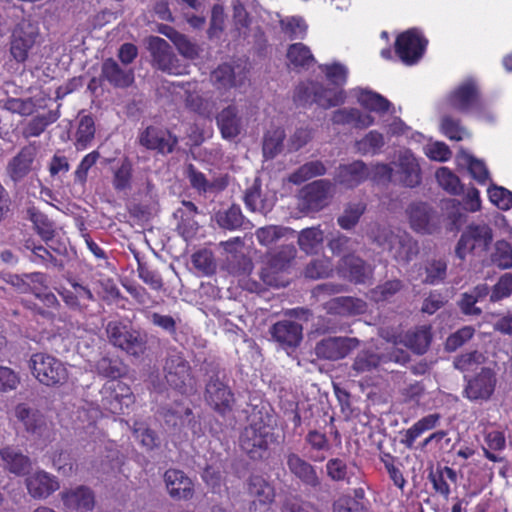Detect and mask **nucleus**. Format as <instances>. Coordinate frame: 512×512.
Wrapping results in <instances>:
<instances>
[{"instance_id":"nucleus-50","label":"nucleus","mask_w":512,"mask_h":512,"mask_svg":"<svg viewBox=\"0 0 512 512\" xmlns=\"http://www.w3.org/2000/svg\"><path fill=\"white\" fill-rule=\"evenodd\" d=\"M285 137V131L281 127L270 129L264 134L262 150L266 159H273L282 151Z\"/></svg>"},{"instance_id":"nucleus-30","label":"nucleus","mask_w":512,"mask_h":512,"mask_svg":"<svg viewBox=\"0 0 512 512\" xmlns=\"http://www.w3.org/2000/svg\"><path fill=\"white\" fill-rule=\"evenodd\" d=\"M302 325L291 320L278 321L270 329L273 340L282 347H297L302 340Z\"/></svg>"},{"instance_id":"nucleus-46","label":"nucleus","mask_w":512,"mask_h":512,"mask_svg":"<svg viewBox=\"0 0 512 512\" xmlns=\"http://www.w3.org/2000/svg\"><path fill=\"white\" fill-rule=\"evenodd\" d=\"M168 30V32H161L172 41L181 56L188 60H195L199 57L201 49L196 42L171 27Z\"/></svg>"},{"instance_id":"nucleus-64","label":"nucleus","mask_w":512,"mask_h":512,"mask_svg":"<svg viewBox=\"0 0 512 512\" xmlns=\"http://www.w3.org/2000/svg\"><path fill=\"white\" fill-rule=\"evenodd\" d=\"M492 261L501 269L512 268V246L505 240L497 241Z\"/></svg>"},{"instance_id":"nucleus-49","label":"nucleus","mask_w":512,"mask_h":512,"mask_svg":"<svg viewBox=\"0 0 512 512\" xmlns=\"http://www.w3.org/2000/svg\"><path fill=\"white\" fill-rule=\"evenodd\" d=\"M327 169L320 160L309 161L301 165L288 177V181L295 185H300L314 177L323 176Z\"/></svg>"},{"instance_id":"nucleus-48","label":"nucleus","mask_w":512,"mask_h":512,"mask_svg":"<svg viewBox=\"0 0 512 512\" xmlns=\"http://www.w3.org/2000/svg\"><path fill=\"white\" fill-rule=\"evenodd\" d=\"M217 124L221 134L226 139L236 137L240 133V120L234 106L224 108L217 116Z\"/></svg>"},{"instance_id":"nucleus-5","label":"nucleus","mask_w":512,"mask_h":512,"mask_svg":"<svg viewBox=\"0 0 512 512\" xmlns=\"http://www.w3.org/2000/svg\"><path fill=\"white\" fill-rule=\"evenodd\" d=\"M333 184L328 179H319L304 185L298 192L297 207L304 214L324 209L332 197Z\"/></svg>"},{"instance_id":"nucleus-23","label":"nucleus","mask_w":512,"mask_h":512,"mask_svg":"<svg viewBox=\"0 0 512 512\" xmlns=\"http://www.w3.org/2000/svg\"><path fill=\"white\" fill-rule=\"evenodd\" d=\"M164 482L171 498L190 500L194 495L192 480L179 469L170 468L164 473Z\"/></svg>"},{"instance_id":"nucleus-2","label":"nucleus","mask_w":512,"mask_h":512,"mask_svg":"<svg viewBox=\"0 0 512 512\" xmlns=\"http://www.w3.org/2000/svg\"><path fill=\"white\" fill-rule=\"evenodd\" d=\"M271 427L262 418L253 420L240 434L239 444L242 451L253 461L263 460L268 456L270 443L273 441Z\"/></svg>"},{"instance_id":"nucleus-54","label":"nucleus","mask_w":512,"mask_h":512,"mask_svg":"<svg viewBox=\"0 0 512 512\" xmlns=\"http://www.w3.org/2000/svg\"><path fill=\"white\" fill-rule=\"evenodd\" d=\"M305 442L310 447V450L317 452V455H312L311 459L315 462H322L325 460L324 455H319L320 452H327L331 449L330 441L325 433L316 429L310 430L305 436Z\"/></svg>"},{"instance_id":"nucleus-12","label":"nucleus","mask_w":512,"mask_h":512,"mask_svg":"<svg viewBox=\"0 0 512 512\" xmlns=\"http://www.w3.org/2000/svg\"><path fill=\"white\" fill-rule=\"evenodd\" d=\"M493 239L492 229L487 224H470L461 234L455 253L461 260L473 250H486Z\"/></svg>"},{"instance_id":"nucleus-39","label":"nucleus","mask_w":512,"mask_h":512,"mask_svg":"<svg viewBox=\"0 0 512 512\" xmlns=\"http://www.w3.org/2000/svg\"><path fill=\"white\" fill-rule=\"evenodd\" d=\"M355 97L361 107L378 114L387 113L392 106L387 98L375 91L365 88L355 89Z\"/></svg>"},{"instance_id":"nucleus-35","label":"nucleus","mask_w":512,"mask_h":512,"mask_svg":"<svg viewBox=\"0 0 512 512\" xmlns=\"http://www.w3.org/2000/svg\"><path fill=\"white\" fill-rule=\"evenodd\" d=\"M0 457L7 469L15 475H26L31 469L30 458L16 447L6 446L0 449Z\"/></svg>"},{"instance_id":"nucleus-13","label":"nucleus","mask_w":512,"mask_h":512,"mask_svg":"<svg viewBox=\"0 0 512 512\" xmlns=\"http://www.w3.org/2000/svg\"><path fill=\"white\" fill-rule=\"evenodd\" d=\"M107 337L112 345L128 354L138 355L144 348V341L139 333L121 321H110L106 326Z\"/></svg>"},{"instance_id":"nucleus-28","label":"nucleus","mask_w":512,"mask_h":512,"mask_svg":"<svg viewBox=\"0 0 512 512\" xmlns=\"http://www.w3.org/2000/svg\"><path fill=\"white\" fill-rule=\"evenodd\" d=\"M210 80L216 89L227 91L243 85L246 72L244 70L236 72L232 64L222 63L211 72Z\"/></svg>"},{"instance_id":"nucleus-31","label":"nucleus","mask_w":512,"mask_h":512,"mask_svg":"<svg viewBox=\"0 0 512 512\" xmlns=\"http://www.w3.org/2000/svg\"><path fill=\"white\" fill-rule=\"evenodd\" d=\"M328 478L334 482L352 484L360 479V469L354 462L335 457L327 461L325 465Z\"/></svg>"},{"instance_id":"nucleus-4","label":"nucleus","mask_w":512,"mask_h":512,"mask_svg":"<svg viewBox=\"0 0 512 512\" xmlns=\"http://www.w3.org/2000/svg\"><path fill=\"white\" fill-rule=\"evenodd\" d=\"M345 92L342 89L325 87L319 82L301 83L295 89L294 99L298 103H316L318 106L329 109L345 102Z\"/></svg>"},{"instance_id":"nucleus-60","label":"nucleus","mask_w":512,"mask_h":512,"mask_svg":"<svg viewBox=\"0 0 512 512\" xmlns=\"http://www.w3.org/2000/svg\"><path fill=\"white\" fill-rule=\"evenodd\" d=\"M438 184L451 195H460L463 192V185L459 177L448 167H441L436 171Z\"/></svg>"},{"instance_id":"nucleus-45","label":"nucleus","mask_w":512,"mask_h":512,"mask_svg":"<svg viewBox=\"0 0 512 512\" xmlns=\"http://www.w3.org/2000/svg\"><path fill=\"white\" fill-rule=\"evenodd\" d=\"M440 419L441 415L439 413H432L422 417L406 430L402 443L407 448H412L416 439L424 432L434 429L439 424Z\"/></svg>"},{"instance_id":"nucleus-38","label":"nucleus","mask_w":512,"mask_h":512,"mask_svg":"<svg viewBox=\"0 0 512 512\" xmlns=\"http://www.w3.org/2000/svg\"><path fill=\"white\" fill-rule=\"evenodd\" d=\"M432 341V328L430 325L417 326L405 333L403 343L414 353L424 354Z\"/></svg>"},{"instance_id":"nucleus-47","label":"nucleus","mask_w":512,"mask_h":512,"mask_svg":"<svg viewBox=\"0 0 512 512\" xmlns=\"http://www.w3.org/2000/svg\"><path fill=\"white\" fill-rule=\"evenodd\" d=\"M286 57L294 69H308L315 63V58L310 48L301 43L290 44L287 48Z\"/></svg>"},{"instance_id":"nucleus-9","label":"nucleus","mask_w":512,"mask_h":512,"mask_svg":"<svg viewBox=\"0 0 512 512\" xmlns=\"http://www.w3.org/2000/svg\"><path fill=\"white\" fill-rule=\"evenodd\" d=\"M147 48L154 68L171 75H182L186 72V67L180 63L171 45L165 39L150 36Z\"/></svg>"},{"instance_id":"nucleus-52","label":"nucleus","mask_w":512,"mask_h":512,"mask_svg":"<svg viewBox=\"0 0 512 512\" xmlns=\"http://www.w3.org/2000/svg\"><path fill=\"white\" fill-rule=\"evenodd\" d=\"M216 220L221 228L233 231L243 226L245 217L240 206L232 204L227 210L219 211Z\"/></svg>"},{"instance_id":"nucleus-36","label":"nucleus","mask_w":512,"mask_h":512,"mask_svg":"<svg viewBox=\"0 0 512 512\" xmlns=\"http://www.w3.org/2000/svg\"><path fill=\"white\" fill-rule=\"evenodd\" d=\"M27 219L32 222L35 233L42 241L48 243L56 235L55 223L41 210L35 206H30L26 210Z\"/></svg>"},{"instance_id":"nucleus-11","label":"nucleus","mask_w":512,"mask_h":512,"mask_svg":"<svg viewBox=\"0 0 512 512\" xmlns=\"http://www.w3.org/2000/svg\"><path fill=\"white\" fill-rule=\"evenodd\" d=\"M497 385V374L494 369L482 367L474 376L466 379L463 395L470 401H488L493 396Z\"/></svg>"},{"instance_id":"nucleus-58","label":"nucleus","mask_w":512,"mask_h":512,"mask_svg":"<svg viewBox=\"0 0 512 512\" xmlns=\"http://www.w3.org/2000/svg\"><path fill=\"white\" fill-rule=\"evenodd\" d=\"M96 371L98 375L110 379L109 381H118L125 372L122 362L117 358L102 357L96 363Z\"/></svg>"},{"instance_id":"nucleus-40","label":"nucleus","mask_w":512,"mask_h":512,"mask_svg":"<svg viewBox=\"0 0 512 512\" xmlns=\"http://www.w3.org/2000/svg\"><path fill=\"white\" fill-rule=\"evenodd\" d=\"M323 242L324 231L320 228V225L302 229L297 240L300 250L307 255L318 254Z\"/></svg>"},{"instance_id":"nucleus-7","label":"nucleus","mask_w":512,"mask_h":512,"mask_svg":"<svg viewBox=\"0 0 512 512\" xmlns=\"http://www.w3.org/2000/svg\"><path fill=\"white\" fill-rule=\"evenodd\" d=\"M374 241L383 248L393 253L398 261L409 262L412 255L416 253V243L407 234H395L388 227H377L373 231Z\"/></svg>"},{"instance_id":"nucleus-29","label":"nucleus","mask_w":512,"mask_h":512,"mask_svg":"<svg viewBox=\"0 0 512 512\" xmlns=\"http://www.w3.org/2000/svg\"><path fill=\"white\" fill-rule=\"evenodd\" d=\"M286 464L290 473L305 486L316 488L320 485V478L316 468L296 453L286 456Z\"/></svg>"},{"instance_id":"nucleus-34","label":"nucleus","mask_w":512,"mask_h":512,"mask_svg":"<svg viewBox=\"0 0 512 512\" xmlns=\"http://www.w3.org/2000/svg\"><path fill=\"white\" fill-rule=\"evenodd\" d=\"M326 308L330 313L343 316H354L365 313L367 310V303L360 298L341 296L328 301Z\"/></svg>"},{"instance_id":"nucleus-37","label":"nucleus","mask_w":512,"mask_h":512,"mask_svg":"<svg viewBox=\"0 0 512 512\" xmlns=\"http://www.w3.org/2000/svg\"><path fill=\"white\" fill-rule=\"evenodd\" d=\"M243 202L246 209L250 212H258L266 215L272 209L268 200L262 193V182L260 178H255L253 183L245 189Z\"/></svg>"},{"instance_id":"nucleus-51","label":"nucleus","mask_w":512,"mask_h":512,"mask_svg":"<svg viewBox=\"0 0 512 512\" xmlns=\"http://www.w3.org/2000/svg\"><path fill=\"white\" fill-rule=\"evenodd\" d=\"M133 180V163L125 156L120 165L113 171L112 186L116 191H125L131 188Z\"/></svg>"},{"instance_id":"nucleus-62","label":"nucleus","mask_w":512,"mask_h":512,"mask_svg":"<svg viewBox=\"0 0 512 512\" xmlns=\"http://www.w3.org/2000/svg\"><path fill=\"white\" fill-rule=\"evenodd\" d=\"M281 30L290 40L304 39L307 33V25L301 17H288L279 22Z\"/></svg>"},{"instance_id":"nucleus-20","label":"nucleus","mask_w":512,"mask_h":512,"mask_svg":"<svg viewBox=\"0 0 512 512\" xmlns=\"http://www.w3.org/2000/svg\"><path fill=\"white\" fill-rule=\"evenodd\" d=\"M205 399L221 415L232 411L235 400L230 387L218 378H211L206 384Z\"/></svg>"},{"instance_id":"nucleus-21","label":"nucleus","mask_w":512,"mask_h":512,"mask_svg":"<svg viewBox=\"0 0 512 512\" xmlns=\"http://www.w3.org/2000/svg\"><path fill=\"white\" fill-rule=\"evenodd\" d=\"M358 341L347 337H328L316 344L315 354L320 359L336 361L345 358Z\"/></svg>"},{"instance_id":"nucleus-22","label":"nucleus","mask_w":512,"mask_h":512,"mask_svg":"<svg viewBox=\"0 0 512 512\" xmlns=\"http://www.w3.org/2000/svg\"><path fill=\"white\" fill-rule=\"evenodd\" d=\"M337 271L342 278L354 284H364L373 274L371 266L354 254L343 256L338 263Z\"/></svg>"},{"instance_id":"nucleus-32","label":"nucleus","mask_w":512,"mask_h":512,"mask_svg":"<svg viewBox=\"0 0 512 512\" xmlns=\"http://www.w3.org/2000/svg\"><path fill=\"white\" fill-rule=\"evenodd\" d=\"M64 506L70 510H92L95 504L93 491L84 485L73 489H67L60 493Z\"/></svg>"},{"instance_id":"nucleus-10","label":"nucleus","mask_w":512,"mask_h":512,"mask_svg":"<svg viewBox=\"0 0 512 512\" xmlns=\"http://www.w3.org/2000/svg\"><path fill=\"white\" fill-rule=\"evenodd\" d=\"M428 40L416 29H408L395 40V52L406 65L416 64L424 55Z\"/></svg>"},{"instance_id":"nucleus-1","label":"nucleus","mask_w":512,"mask_h":512,"mask_svg":"<svg viewBox=\"0 0 512 512\" xmlns=\"http://www.w3.org/2000/svg\"><path fill=\"white\" fill-rule=\"evenodd\" d=\"M162 371L167 385L178 393L185 395L194 389L196 379L191 364L176 347L167 350Z\"/></svg>"},{"instance_id":"nucleus-43","label":"nucleus","mask_w":512,"mask_h":512,"mask_svg":"<svg viewBox=\"0 0 512 512\" xmlns=\"http://www.w3.org/2000/svg\"><path fill=\"white\" fill-rule=\"evenodd\" d=\"M428 478L435 492L447 499L451 493L449 482H457V473L448 466H437L435 471H430Z\"/></svg>"},{"instance_id":"nucleus-14","label":"nucleus","mask_w":512,"mask_h":512,"mask_svg":"<svg viewBox=\"0 0 512 512\" xmlns=\"http://www.w3.org/2000/svg\"><path fill=\"white\" fill-rule=\"evenodd\" d=\"M102 405L112 414L120 415L134 404L135 396L129 385L122 381H107L101 390Z\"/></svg>"},{"instance_id":"nucleus-41","label":"nucleus","mask_w":512,"mask_h":512,"mask_svg":"<svg viewBox=\"0 0 512 512\" xmlns=\"http://www.w3.org/2000/svg\"><path fill=\"white\" fill-rule=\"evenodd\" d=\"M15 416L29 433H40L46 424L44 415L40 411L28 407L25 403L16 406Z\"/></svg>"},{"instance_id":"nucleus-59","label":"nucleus","mask_w":512,"mask_h":512,"mask_svg":"<svg viewBox=\"0 0 512 512\" xmlns=\"http://www.w3.org/2000/svg\"><path fill=\"white\" fill-rule=\"evenodd\" d=\"M366 210V204L363 202L349 203L341 216L338 217V225L345 230H350L356 226L361 216Z\"/></svg>"},{"instance_id":"nucleus-61","label":"nucleus","mask_w":512,"mask_h":512,"mask_svg":"<svg viewBox=\"0 0 512 512\" xmlns=\"http://www.w3.org/2000/svg\"><path fill=\"white\" fill-rule=\"evenodd\" d=\"M425 274V284L436 285L443 282L447 276V262L442 259L428 261L425 265Z\"/></svg>"},{"instance_id":"nucleus-3","label":"nucleus","mask_w":512,"mask_h":512,"mask_svg":"<svg viewBox=\"0 0 512 512\" xmlns=\"http://www.w3.org/2000/svg\"><path fill=\"white\" fill-rule=\"evenodd\" d=\"M28 365L32 375L45 386L63 385L68 380V370L64 363L50 354L34 353Z\"/></svg>"},{"instance_id":"nucleus-19","label":"nucleus","mask_w":512,"mask_h":512,"mask_svg":"<svg viewBox=\"0 0 512 512\" xmlns=\"http://www.w3.org/2000/svg\"><path fill=\"white\" fill-rule=\"evenodd\" d=\"M479 99L477 85L473 81H466L448 94L446 103L449 108L466 114L478 106Z\"/></svg>"},{"instance_id":"nucleus-55","label":"nucleus","mask_w":512,"mask_h":512,"mask_svg":"<svg viewBox=\"0 0 512 512\" xmlns=\"http://www.w3.org/2000/svg\"><path fill=\"white\" fill-rule=\"evenodd\" d=\"M95 136V123L90 115H84L80 118L75 137V146L77 150L86 149Z\"/></svg>"},{"instance_id":"nucleus-6","label":"nucleus","mask_w":512,"mask_h":512,"mask_svg":"<svg viewBox=\"0 0 512 512\" xmlns=\"http://www.w3.org/2000/svg\"><path fill=\"white\" fill-rule=\"evenodd\" d=\"M39 37L37 24L30 20L22 19L12 30L10 37L9 52L11 57L18 63L24 64L34 48Z\"/></svg>"},{"instance_id":"nucleus-26","label":"nucleus","mask_w":512,"mask_h":512,"mask_svg":"<svg viewBox=\"0 0 512 512\" xmlns=\"http://www.w3.org/2000/svg\"><path fill=\"white\" fill-rule=\"evenodd\" d=\"M100 79L114 88L125 89L134 83L135 76L133 69H122L113 58H107L101 65Z\"/></svg>"},{"instance_id":"nucleus-17","label":"nucleus","mask_w":512,"mask_h":512,"mask_svg":"<svg viewBox=\"0 0 512 512\" xmlns=\"http://www.w3.org/2000/svg\"><path fill=\"white\" fill-rule=\"evenodd\" d=\"M139 144L148 150L167 155L174 151L178 138L167 128L150 125L139 134Z\"/></svg>"},{"instance_id":"nucleus-44","label":"nucleus","mask_w":512,"mask_h":512,"mask_svg":"<svg viewBox=\"0 0 512 512\" xmlns=\"http://www.w3.org/2000/svg\"><path fill=\"white\" fill-rule=\"evenodd\" d=\"M247 494L252 500L275 501V488L261 475H251L246 482Z\"/></svg>"},{"instance_id":"nucleus-56","label":"nucleus","mask_w":512,"mask_h":512,"mask_svg":"<svg viewBox=\"0 0 512 512\" xmlns=\"http://www.w3.org/2000/svg\"><path fill=\"white\" fill-rule=\"evenodd\" d=\"M404 288V283L400 279L387 280L377 285L370 291V297L373 301L379 303L391 300Z\"/></svg>"},{"instance_id":"nucleus-15","label":"nucleus","mask_w":512,"mask_h":512,"mask_svg":"<svg viewBox=\"0 0 512 512\" xmlns=\"http://www.w3.org/2000/svg\"><path fill=\"white\" fill-rule=\"evenodd\" d=\"M38 154L36 142H29L13 156L6 165V174L13 184L21 183L32 171Z\"/></svg>"},{"instance_id":"nucleus-42","label":"nucleus","mask_w":512,"mask_h":512,"mask_svg":"<svg viewBox=\"0 0 512 512\" xmlns=\"http://www.w3.org/2000/svg\"><path fill=\"white\" fill-rule=\"evenodd\" d=\"M60 118L59 108L50 110L46 114L36 115L31 118L22 128V136L25 139L39 137L48 126Z\"/></svg>"},{"instance_id":"nucleus-24","label":"nucleus","mask_w":512,"mask_h":512,"mask_svg":"<svg viewBox=\"0 0 512 512\" xmlns=\"http://www.w3.org/2000/svg\"><path fill=\"white\" fill-rule=\"evenodd\" d=\"M25 484L29 495L34 499H46L60 487L57 478L44 470L27 476Z\"/></svg>"},{"instance_id":"nucleus-18","label":"nucleus","mask_w":512,"mask_h":512,"mask_svg":"<svg viewBox=\"0 0 512 512\" xmlns=\"http://www.w3.org/2000/svg\"><path fill=\"white\" fill-rule=\"evenodd\" d=\"M395 181L407 188H415L422 182V171L418 159L407 150L398 156L395 163Z\"/></svg>"},{"instance_id":"nucleus-25","label":"nucleus","mask_w":512,"mask_h":512,"mask_svg":"<svg viewBox=\"0 0 512 512\" xmlns=\"http://www.w3.org/2000/svg\"><path fill=\"white\" fill-rule=\"evenodd\" d=\"M369 177L367 165L362 160H355L349 164H341L336 170L334 180L337 184L353 189Z\"/></svg>"},{"instance_id":"nucleus-57","label":"nucleus","mask_w":512,"mask_h":512,"mask_svg":"<svg viewBox=\"0 0 512 512\" xmlns=\"http://www.w3.org/2000/svg\"><path fill=\"white\" fill-rule=\"evenodd\" d=\"M384 144L383 134L377 130H371L356 142V149L362 155H376L381 151Z\"/></svg>"},{"instance_id":"nucleus-33","label":"nucleus","mask_w":512,"mask_h":512,"mask_svg":"<svg viewBox=\"0 0 512 512\" xmlns=\"http://www.w3.org/2000/svg\"><path fill=\"white\" fill-rule=\"evenodd\" d=\"M197 214L198 208L191 201H183L182 206L174 213L175 218L179 219L177 231L185 240L193 238L199 229V224L195 220Z\"/></svg>"},{"instance_id":"nucleus-53","label":"nucleus","mask_w":512,"mask_h":512,"mask_svg":"<svg viewBox=\"0 0 512 512\" xmlns=\"http://www.w3.org/2000/svg\"><path fill=\"white\" fill-rule=\"evenodd\" d=\"M381 362V356L372 351H361L357 354L351 367V375L358 376L360 374L371 372L376 369Z\"/></svg>"},{"instance_id":"nucleus-63","label":"nucleus","mask_w":512,"mask_h":512,"mask_svg":"<svg viewBox=\"0 0 512 512\" xmlns=\"http://www.w3.org/2000/svg\"><path fill=\"white\" fill-rule=\"evenodd\" d=\"M332 272L333 264L329 258L314 259L306 265L304 270L305 277L314 280L329 277Z\"/></svg>"},{"instance_id":"nucleus-27","label":"nucleus","mask_w":512,"mask_h":512,"mask_svg":"<svg viewBox=\"0 0 512 512\" xmlns=\"http://www.w3.org/2000/svg\"><path fill=\"white\" fill-rule=\"evenodd\" d=\"M69 284V288H62L58 291L64 303L73 310L83 311L87 309L90 302L95 300L90 288L76 280H69Z\"/></svg>"},{"instance_id":"nucleus-16","label":"nucleus","mask_w":512,"mask_h":512,"mask_svg":"<svg viewBox=\"0 0 512 512\" xmlns=\"http://www.w3.org/2000/svg\"><path fill=\"white\" fill-rule=\"evenodd\" d=\"M407 214L411 228L418 233L433 234L440 230L442 216L427 203L410 204Z\"/></svg>"},{"instance_id":"nucleus-8","label":"nucleus","mask_w":512,"mask_h":512,"mask_svg":"<svg viewBox=\"0 0 512 512\" xmlns=\"http://www.w3.org/2000/svg\"><path fill=\"white\" fill-rule=\"evenodd\" d=\"M296 248L292 244L282 245L269 254L267 261L260 271V279L265 285L279 287L282 285L280 274L290 267L296 257Z\"/></svg>"}]
</instances>
